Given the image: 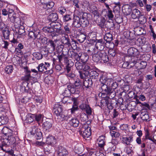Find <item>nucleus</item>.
Instances as JSON below:
<instances>
[{
	"mask_svg": "<svg viewBox=\"0 0 156 156\" xmlns=\"http://www.w3.org/2000/svg\"><path fill=\"white\" fill-rule=\"evenodd\" d=\"M104 100H105V102L107 105L108 108L109 109H112L113 106H112V104L111 102V100L110 99H109L108 97H106L104 99Z\"/></svg>",
	"mask_w": 156,
	"mask_h": 156,
	"instance_id": "a878e982",
	"label": "nucleus"
},
{
	"mask_svg": "<svg viewBox=\"0 0 156 156\" xmlns=\"http://www.w3.org/2000/svg\"><path fill=\"white\" fill-rule=\"evenodd\" d=\"M58 116V118H59L60 119L61 121L64 120H67L69 118V116H68L67 115H64L63 112L61 113L60 115H59Z\"/></svg>",
	"mask_w": 156,
	"mask_h": 156,
	"instance_id": "79ce46f5",
	"label": "nucleus"
},
{
	"mask_svg": "<svg viewBox=\"0 0 156 156\" xmlns=\"http://www.w3.org/2000/svg\"><path fill=\"white\" fill-rule=\"evenodd\" d=\"M61 41L62 43L64 44H68L69 42V39L68 35L62 36L61 38Z\"/></svg>",
	"mask_w": 156,
	"mask_h": 156,
	"instance_id": "4c0bfd02",
	"label": "nucleus"
},
{
	"mask_svg": "<svg viewBox=\"0 0 156 156\" xmlns=\"http://www.w3.org/2000/svg\"><path fill=\"white\" fill-rule=\"evenodd\" d=\"M99 73L96 71H91L90 72L89 76L91 79H97L98 77Z\"/></svg>",
	"mask_w": 156,
	"mask_h": 156,
	"instance_id": "b1692460",
	"label": "nucleus"
},
{
	"mask_svg": "<svg viewBox=\"0 0 156 156\" xmlns=\"http://www.w3.org/2000/svg\"><path fill=\"white\" fill-rule=\"evenodd\" d=\"M40 129L37 126H34L32 128V130L30 132L31 134L35 135L37 132L39 131Z\"/></svg>",
	"mask_w": 156,
	"mask_h": 156,
	"instance_id": "a18cd8bd",
	"label": "nucleus"
},
{
	"mask_svg": "<svg viewBox=\"0 0 156 156\" xmlns=\"http://www.w3.org/2000/svg\"><path fill=\"white\" fill-rule=\"evenodd\" d=\"M24 69L25 70L26 74L24 77L23 79L25 81V82H27L31 77L30 75L31 71L28 69V67L27 66L24 67Z\"/></svg>",
	"mask_w": 156,
	"mask_h": 156,
	"instance_id": "dca6fc26",
	"label": "nucleus"
},
{
	"mask_svg": "<svg viewBox=\"0 0 156 156\" xmlns=\"http://www.w3.org/2000/svg\"><path fill=\"white\" fill-rule=\"evenodd\" d=\"M113 81L112 78H107L105 76H102L101 77L100 80L101 83H105L110 88L111 86Z\"/></svg>",
	"mask_w": 156,
	"mask_h": 156,
	"instance_id": "20e7f679",
	"label": "nucleus"
},
{
	"mask_svg": "<svg viewBox=\"0 0 156 156\" xmlns=\"http://www.w3.org/2000/svg\"><path fill=\"white\" fill-rule=\"evenodd\" d=\"M8 122L7 117L4 115L0 116V125H2L7 124Z\"/></svg>",
	"mask_w": 156,
	"mask_h": 156,
	"instance_id": "393cba45",
	"label": "nucleus"
},
{
	"mask_svg": "<svg viewBox=\"0 0 156 156\" xmlns=\"http://www.w3.org/2000/svg\"><path fill=\"white\" fill-rule=\"evenodd\" d=\"M130 64H133V66H135V67L138 69H141L145 68L147 65V63L145 61H138V62L135 60L134 58H132L130 61Z\"/></svg>",
	"mask_w": 156,
	"mask_h": 156,
	"instance_id": "7ed1b4c3",
	"label": "nucleus"
},
{
	"mask_svg": "<svg viewBox=\"0 0 156 156\" xmlns=\"http://www.w3.org/2000/svg\"><path fill=\"white\" fill-rule=\"evenodd\" d=\"M104 41H106L107 42L110 43L113 40L112 34L110 32L106 33L104 37Z\"/></svg>",
	"mask_w": 156,
	"mask_h": 156,
	"instance_id": "4be33fe9",
	"label": "nucleus"
},
{
	"mask_svg": "<svg viewBox=\"0 0 156 156\" xmlns=\"http://www.w3.org/2000/svg\"><path fill=\"white\" fill-rule=\"evenodd\" d=\"M122 11L125 15H128L130 14L132 10L131 7L129 5H127L123 6Z\"/></svg>",
	"mask_w": 156,
	"mask_h": 156,
	"instance_id": "4468645a",
	"label": "nucleus"
},
{
	"mask_svg": "<svg viewBox=\"0 0 156 156\" xmlns=\"http://www.w3.org/2000/svg\"><path fill=\"white\" fill-rule=\"evenodd\" d=\"M58 58L60 63H61L62 61L65 63L68 60L67 58L62 53L61 55H58Z\"/></svg>",
	"mask_w": 156,
	"mask_h": 156,
	"instance_id": "cd10ccee",
	"label": "nucleus"
},
{
	"mask_svg": "<svg viewBox=\"0 0 156 156\" xmlns=\"http://www.w3.org/2000/svg\"><path fill=\"white\" fill-rule=\"evenodd\" d=\"M70 53L71 54V57L72 58H74L77 61L76 62L79 61L80 60V54L78 55L77 53L73 51H72V52L71 51H69L68 52V54L69 56L70 55Z\"/></svg>",
	"mask_w": 156,
	"mask_h": 156,
	"instance_id": "6ab92c4d",
	"label": "nucleus"
},
{
	"mask_svg": "<svg viewBox=\"0 0 156 156\" xmlns=\"http://www.w3.org/2000/svg\"><path fill=\"white\" fill-rule=\"evenodd\" d=\"M43 115L41 114H37L35 115V119L38 122V124H39V122H40V123L41 122L42 119L43 118Z\"/></svg>",
	"mask_w": 156,
	"mask_h": 156,
	"instance_id": "de8ad7c7",
	"label": "nucleus"
},
{
	"mask_svg": "<svg viewBox=\"0 0 156 156\" xmlns=\"http://www.w3.org/2000/svg\"><path fill=\"white\" fill-rule=\"evenodd\" d=\"M100 21L98 23V25L101 27V28H103L104 26V23L105 21V19L103 17L100 18Z\"/></svg>",
	"mask_w": 156,
	"mask_h": 156,
	"instance_id": "4d7b16f0",
	"label": "nucleus"
},
{
	"mask_svg": "<svg viewBox=\"0 0 156 156\" xmlns=\"http://www.w3.org/2000/svg\"><path fill=\"white\" fill-rule=\"evenodd\" d=\"M35 115L31 114H29L27 115L26 121L28 123H31L35 119Z\"/></svg>",
	"mask_w": 156,
	"mask_h": 156,
	"instance_id": "c85d7f7f",
	"label": "nucleus"
},
{
	"mask_svg": "<svg viewBox=\"0 0 156 156\" xmlns=\"http://www.w3.org/2000/svg\"><path fill=\"white\" fill-rule=\"evenodd\" d=\"M101 89L102 90V91L103 92L102 93H105V94L109 93V90H110L111 88L109 87L105 83H101L100 85Z\"/></svg>",
	"mask_w": 156,
	"mask_h": 156,
	"instance_id": "aec40b11",
	"label": "nucleus"
},
{
	"mask_svg": "<svg viewBox=\"0 0 156 156\" xmlns=\"http://www.w3.org/2000/svg\"><path fill=\"white\" fill-rule=\"evenodd\" d=\"M86 39V34H80L78 37L77 40L80 43H83Z\"/></svg>",
	"mask_w": 156,
	"mask_h": 156,
	"instance_id": "2f4dec72",
	"label": "nucleus"
},
{
	"mask_svg": "<svg viewBox=\"0 0 156 156\" xmlns=\"http://www.w3.org/2000/svg\"><path fill=\"white\" fill-rule=\"evenodd\" d=\"M103 54L102 56H101V62L106 63L109 61L108 56L106 55V53L104 51H102Z\"/></svg>",
	"mask_w": 156,
	"mask_h": 156,
	"instance_id": "bb28decb",
	"label": "nucleus"
},
{
	"mask_svg": "<svg viewBox=\"0 0 156 156\" xmlns=\"http://www.w3.org/2000/svg\"><path fill=\"white\" fill-rule=\"evenodd\" d=\"M57 153L58 156H68V152L67 151L61 146L58 147Z\"/></svg>",
	"mask_w": 156,
	"mask_h": 156,
	"instance_id": "423d86ee",
	"label": "nucleus"
},
{
	"mask_svg": "<svg viewBox=\"0 0 156 156\" xmlns=\"http://www.w3.org/2000/svg\"><path fill=\"white\" fill-rule=\"evenodd\" d=\"M63 20L64 21L67 22L72 20V17L70 15H66L63 17Z\"/></svg>",
	"mask_w": 156,
	"mask_h": 156,
	"instance_id": "69168bd1",
	"label": "nucleus"
},
{
	"mask_svg": "<svg viewBox=\"0 0 156 156\" xmlns=\"http://www.w3.org/2000/svg\"><path fill=\"white\" fill-rule=\"evenodd\" d=\"M10 32L9 30H4L2 31L3 36L5 39H8Z\"/></svg>",
	"mask_w": 156,
	"mask_h": 156,
	"instance_id": "58836bf2",
	"label": "nucleus"
},
{
	"mask_svg": "<svg viewBox=\"0 0 156 156\" xmlns=\"http://www.w3.org/2000/svg\"><path fill=\"white\" fill-rule=\"evenodd\" d=\"M81 83L80 80L79 79H77L75 81L74 86L76 88L78 89L80 87Z\"/></svg>",
	"mask_w": 156,
	"mask_h": 156,
	"instance_id": "13d9d810",
	"label": "nucleus"
},
{
	"mask_svg": "<svg viewBox=\"0 0 156 156\" xmlns=\"http://www.w3.org/2000/svg\"><path fill=\"white\" fill-rule=\"evenodd\" d=\"M34 56L37 60H40L43 58L42 55L40 53L35 52L33 53Z\"/></svg>",
	"mask_w": 156,
	"mask_h": 156,
	"instance_id": "603ef678",
	"label": "nucleus"
},
{
	"mask_svg": "<svg viewBox=\"0 0 156 156\" xmlns=\"http://www.w3.org/2000/svg\"><path fill=\"white\" fill-rule=\"evenodd\" d=\"M89 56L86 54H81L80 56V60L83 63H85L88 59Z\"/></svg>",
	"mask_w": 156,
	"mask_h": 156,
	"instance_id": "72a5a7b5",
	"label": "nucleus"
},
{
	"mask_svg": "<svg viewBox=\"0 0 156 156\" xmlns=\"http://www.w3.org/2000/svg\"><path fill=\"white\" fill-rule=\"evenodd\" d=\"M126 152L129 155L132 154L133 153V150L132 147L127 146L126 147Z\"/></svg>",
	"mask_w": 156,
	"mask_h": 156,
	"instance_id": "8fccbe9b",
	"label": "nucleus"
},
{
	"mask_svg": "<svg viewBox=\"0 0 156 156\" xmlns=\"http://www.w3.org/2000/svg\"><path fill=\"white\" fill-rule=\"evenodd\" d=\"M9 140L7 138H4L2 141V145H10Z\"/></svg>",
	"mask_w": 156,
	"mask_h": 156,
	"instance_id": "0e129e2a",
	"label": "nucleus"
},
{
	"mask_svg": "<svg viewBox=\"0 0 156 156\" xmlns=\"http://www.w3.org/2000/svg\"><path fill=\"white\" fill-rule=\"evenodd\" d=\"M131 17L133 19H138L142 16V13L137 9H134L132 12Z\"/></svg>",
	"mask_w": 156,
	"mask_h": 156,
	"instance_id": "9b49d317",
	"label": "nucleus"
},
{
	"mask_svg": "<svg viewBox=\"0 0 156 156\" xmlns=\"http://www.w3.org/2000/svg\"><path fill=\"white\" fill-rule=\"evenodd\" d=\"M133 135L130 136L128 137H124L122 138V142L126 145H130V143L133 141Z\"/></svg>",
	"mask_w": 156,
	"mask_h": 156,
	"instance_id": "6e6552de",
	"label": "nucleus"
},
{
	"mask_svg": "<svg viewBox=\"0 0 156 156\" xmlns=\"http://www.w3.org/2000/svg\"><path fill=\"white\" fill-rule=\"evenodd\" d=\"M14 23V27L15 29H25V27L24 26L20 24V23Z\"/></svg>",
	"mask_w": 156,
	"mask_h": 156,
	"instance_id": "bf43d9fd",
	"label": "nucleus"
},
{
	"mask_svg": "<svg viewBox=\"0 0 156 156\" xmlns=\"http://www.w3.org/2000/svg\"><path fill=\"white\" fill-rule=\"evenodd\" d=\"M141 118L142 119L146 121H148L149 120V116L147 112H142L140 114Z\"/></svg>",
	"mask_w": 156,
	"mask_h": 156,
	"instance_id": "5701e85b",
	"label": "nucleus"
},
{
	"mask_svg": "<svg viewBox=\"0 0 156 156\" xmlns=\"http://www.w3.org/2000/svg\"><path fill=\"white\" fill-rule=\"evenodd\" d=\"M38 70L40 72H43V71H47V70L48 69L47 67L44 66L43 63H41L37 67Z\"/></svg>",
	"mask_w": 156,
	"mask_h": 156,
	"instance_id": "473e14b6",
	"label": "nucleus"
},
{
	"mask_svg": "<svg viewBox=\"0 0 156 156\" xmlns=\"http://www.w3.org/2000/svg\"><path fill=\"white\" fill-rule=\"evenodd\" d=\"M102 51H98L97 53L93 55L92 56L93 60L96 62H98L100 60H101V56H102Z\"/></svg>",
	"mask_w": 156,
	"mask_h": 156,
	"instance_id": "9d476101",
	"label": "nucleus"
},
{
	"mask_svg": "<svg viewBox=\"0 0 156 156\" xmlns=\"http://www.w3.org/2000/svg\"><path fill=\"white\" fill-rule=\"evenodd\" d=\"M110 133L112 137H114L115 138L118 137L120 135L119 132L115 131L110 132Z\"/></svg>",
	"mask_w": 156,
	"mask_h": 156,
	"instance_id": "052dcab7",
	"label": "nucleus"
},
{
	"mask_svg": "<svg viewBox=\"0 0 156 156\" xmlns=\"http://www.w3.org/2000/svg\"><path fill=\"white\" fill-rule=\"evenodd\" d=\"M133 64H130V62L129 63L128 62H125L122 65V67L124 68L129 69L132 66Z\"/></svg>",
	"mask_w": 156,
	"mask_h": 156,
	"instance_id": "6e6d98bb",
	"label": "nucleus"
},
{
	"mask_svg": "<svg viewBox=\"0 0 156 156\" xmlns=\"http://www.w3.org/2000/svg\"><path fill=\"white\" fill-rule=\"evenodd\" d=\"M28 83L26 82H23L22 83V86L24 87V90L25 92H28L29 89V87L27 86Z\"/></svg>",
	"mask_w": 156,
	"mask_h": 156,
	"instance_id": "09e8293b",
	"label": "nucleus"
},
{
	"mask_svg": "<svg viewBox=\"0 0 156 156\" xmlns=\"http://www.w3.org/2000/svg\"><path fill=\"white\" fill-rule=\"evenodd\" d=\"M5 70L7 74L11 73L13 70V66L12 65H8L6 67Z\"/></svg>",
	"mask_w": 156,
	"mask_h": 156,
	"instance_id": "ea45409f",
	"label": "nucleus"
},
{
	"mask_svg": "<svg viewBox=\"0 0 156 156\" xmlns=\"http://www.w3.org/2000/svg\"><path fill=\"white\" fill-rule=\"evenodd\" d=\"M54 5V3L52 2H49L44 5V7L47 9L52 8Z\"/></svg>",
	"mask_w": 156,
	"mask_h": 156,
	"instance_id": "c03bdc74",
	"label": "nucleus"
},
{
	"mask_svg": "<svg viewBox=\"0 0 156 156\" xmlns=\"http://www.w3.org/2000/svg\"><path fill=\"white\" fill-rule=\"evenodd\" d=\"M98 145L99 147L103 148L105 145V137L104 136H101L98 139Z\"/></svg>",
	"mask_w": 156,
	"mask_h": 156,
	"instance_id": "2eb2a0df",
	"label": "nucleus"
},
{
	"mask_svg": "<svg viewBox=\"0 0 156 156\" xmlns=\"http://www.w3.org/2000/svg\"><path fill=\"white\" fill-rule=\"evenodd\" d=\"M109 93L106 94L108 95V97H107L109 99H111L113 98L116 95V92L114 90H113L111 88L110 90H109Z\"/></svg>",
	"mask_w": 156,
	"mask_h": 156,
	"instance_id": "7c9ffc66",
	"label": "nucleus"
},
{
	"mask_svg": "<svg viewBox=\"0 0 156 156\" xmlns=\"http://www.w3.org/2000/svg\"><path fill=\"white\" fill-rule=\"evenodd\" d=\"M47 141L48 144H52L55 142V140L54 136H50L48 137Z\"/></svg>",
	"mask_w": 156,
	"mask_h": 156,
	"instance_id": "a19ab883",
	"label": "nucleus"
},
{
	"mask_svg": "<svg viewBox=\"0 0 156 156\" xmlns=\"http://www.w3.org/2000/svg\"><path fill=\"white\" fill-rule=\"evenodd\" d=\"M91 128L88 127L87 124H84L80 130V133L83 138H88L91 135Z\"/></svg>",
	"mask_w": 156,
	"mask_h": 156,
	"instance_id": "f03ea898",
	"label": "nucleus"
},
{
	"mask_svg": "<svg viewBox=\"0 0 156 156\" xmlns=\"http://www.w3.org/2000/svg\"><path fill=\"white\" fill-rule=\"evenodd\" d=\"M58 12L62 15L66 14V9L63 7H59L58 9Z\"/></svg>",
	"mask_w": 156,
	"mask_h": 156,
	"instance_id": "5fc2aeb1",
	"label": "nucleus"
},
{
	"mask_svg": "<svg viewBox=\"0 0 156 156\" xmlns=\"http://www.w3.org/2000/svg\"><path fill=\"white\" fill-rule=\"evenodd\" d=\"M70 124L74 127H77L79 123V121L77 118L72 119L70 122Z\"/></svg>",
	"mask_w": 156,
	"mask_h": 156,
	"instance_id": "c756f323",
	"label": "nucleus"
},
{
	"mask_svg": "<svg viewBox=\"0 0 156 156\" xmlns=\"http://www.w3.org/2000/svg\"><path fill=\"white\" fill-rule=\"evenodd\" d=\"M83 66V69L84 72H90V71L92 69L90 65L84 64Z\"/></svg>",
	"mask_w": 156,
	"mask_h": 156,
	"instance_id": "37998d69",
	"label": "nucleus"
},
{
	"mask_svg": "<svg viewBox=\"0 0 156 156\" xmlns=\"http://www.w3.org/2000/svg\"><path fill=\"white\" fill-rule=\"evenodd\" d=\"M35 135L36 138L37 140L40 139L42 137V134L40 130L37 132Z\"/></svg>",
	"mask_w": 156,
	"mask_h": 156,
	"instance_id": "774afa93",
	"label": "nucleus"
},
{
	"mask_svg": "<svg viewBox=\"0 0 156 156\" xmlns=\"http://www.w3.org/2000/svg\"><path fill=\"white\" fill-rule=\"evenodd\" d=\"M90 14L86 12H82L77 16L74 15L73 26L76 28H78L81 26L85 27L89 24L88 20V15Z\"/></svg>",
	"mask_w": 156,
	"mask_h": 156,
	"instance_id": "f257e3e1",
	"label": "nucleus"
},
{
	"mask_svg": "<svg viewBox=\"0 0 156 156\" xmlns=\"http://www.w3.org/2000/svg\"><path fill=\"white\" fill-rule=\"evenodd\" d=\"M8 139L9 140L10 145L13 144L16 141V138L13 135H11V134L8 136Z\"/></svg>",
	"mask_w": 156,
	"mask_h": 156,
	"instance_id": "e433bc0d",
	"label": "nucleus"
},
{
	"mask_svg": "<svg viewBox=\"0 0 156 156\" xmlns=\"http://www.w3.org/2000/svg\"><path fill=\"white\" fill-rule=\"evenodd\" d=\"M128 53L130 56H134L138 54V51L135 48H131L128 50Z\"/></svg>",
	"mask_w": 156,
	"mask_h": 156,
	"instance_id": "f3484780",
	"label": "nucleus"
},
{
	"mask_svg": "<svg viewBox=\"0 0 156 156\" xmlns=\"http://www.w3.org/2000/svg\"><path fill=\"white\" fill-rule=\"evenodd\" d=\"M138 19H139V21L141 24L145 23L147 21L146 18L143 14H142V16H140Z\"/></svg>",
	"mask_w": 156,
	"mask_h": 156,
	"instance_id": "864d4df0",
	"label": "nucleus"
},
{
	"mask_svg": "<svg viewBox=\"0 0 156 156\" xmlns=\"http://www.w3.org/2000/svg\"><path fill=\"white\" fill-rule=\"evenodd\" d=\"M83 64L80 62L79 61L75 63V66L77 70H80L83 69Z\"/></svg>",
	"mask_w": 156,
	"mask_h": 156,
	"instance_id": "c9c22d12",
	"label": "nucleus"
},
{
	"mask_svg": "<svg viewBox=\"0 0 156 156\" xmlns=\"http://www.w3.org/2000/svg\"><path fill=\"white\" fill-rule=\"evenodd\" d=\"M88 36L89 39H92L91 38H93L94 39L96 38V34L95 32H90L88 34Z\"/></svg>",
	"mask_w": 156,
	"mask_h": 156,
	"instance_id": "338daca9",
	"label": "nucleus"
},
{
	"mask_svg": "<svg viewBox=\"0 0 156 156\" xmlns=\"http://www.w3.org/2000/svg\"><path fill=\"white\" fill-rule=\"evenodd\" d=\"M10 20H12V21H13L14 23H20V19L19 17H15L14 16H12V17L10 18Z\"/></svg>",
	"mask_w": 156,
	"mask_h": 156,
	"instance_id": "3c124183",
	"label": "nucleus"
},
{
	"mask_svg": "<svg viewBox=\"0 0 156 156\" xmlns=\"http://www.w3.org/2000/svg\"><path fill=\"white\" fill-rule=\"evenodd\" d=\"M66 67L72 68L74 65V63L71 60H68L66 62Z\"/></svg>",
	"mask_w": 156,
	"mask_h": 156,
	"instance_id": "e2e57ef3",
	"label": "nucleus"
},
{
	"mask_svg": "<svg viewBox=\"0 0 156 156\" xmlns=\"http://www.w3.org/2000/svg\"><path fill=\"white\" fill-rule=\"evenodd\" d=\"M1 26H2V29H9L12 28L11 26H10V24H9L6 25L4 23H2L1 24Z\"/></svg>",
	"mask_w": 156,
	"mask_h": 156,
	"instance_id": "680f3d73",
	"label": "nucleus"
},
{
	"mask_svg": "<svg viewBox=\"0 0 156 156\" xmlns=\"http://www.w3.org/2000/svg\"><path fill=\"white\" fill-rule=\"evenodd\" d=\"M105 41L102 39H99L97 41L95 44V47L97 49L102 51L105 47Z\"/></svg>",
	"mask_w": 156,
	"mask_h": 156,
	"instance_id": "39448f33",
	"label": "nucleus"
},
{
	"mask_svg": "<svg viewBox=\"0 0 156 156\" xmlns=\"http://www.w3.org/2000/svg\"><path fill=\"white\" fill-rule=\"evenodd\" d=\"M66 91L68 92L67 94L70 95L71 93L74 94L76 93V88L74 86L69 84L67 86V88L65 91V93L66 94Z\"/></svg>",
	"mask_w": 156,
	"mask_h": 156,
	"instance_id": "ddd939ff",
	"label": "nucleus"
},
{
	"mask_svg": "<svg viewBox=\"0 0 156 156\" xmlns=\"http://www.w3.org/2000/svg\"><path fill=\"white\" fill-rule=\"evenodd\" d=\"M57 40H55L53 41L51 40H49L48 42L47 45L49 47V48L51 51H54L56 46Z\"/></svg>",
	"mask_w": 156,
	"mask_h": 156,
	"instance_id": "1a4fd4ad",
	"label": "nucleus"
},
{
	"mask_svg": "<svg viewBox=\"0 0 156 156\" xmlns=\"http://www.w3.org/2000/svg\"><path fill=\"white\" fill-rule=\"evenodd\" d=\"M93 84V81L91 79L87 78H85L83 81L84 86L87 88L91 87Z\"/></svg>",
	"mask_w": 156,
	"mask_h": 156,
	"instance_id": "a211bd4d",
	"label": "nucleus"
},
{
	"mask_svg": "<svg viewBox=\"0 0 156 156\" xmlns=\"http://www.w3.org/2000/svg\"><path fill=\"white\" fill-rule=\"evenodd\" d=\"M11 130L6 127H4L2 130V132L5 136H9Z\"/></svg>",
	"mask_w": 156,
	"mask_h": 156,
	"instance_id": "f704fd0d",
	"label": "nucleus"
},
{
	"mask_svg": "<svg viewBox=\"0 0 156 156\" xmlns=\"http://www.w3.org/2000/svg\"><path fill=\"white\" fill-rule=\"evenodd\" d=\"M58 15L56 13H52L50 14L48 17V20L51 22H54L57 20Z\"/></svg>",
	"mask_w": 156,
	"mask_h": 156,
	"instance_id": "412c9836",
	"label": "nucleus"
},
{
	"mask_svg": "<svg viewBox=\"0 0 156 156\" xmlns=\"http://www.w3.org/2000/svg\"><path fill=\"white\" fill-rule=\"evenodd\" d=\"M52 122L50 120L44 122L43 124V128L44 131H49V130L52 127Z\"/></svg>",
	"mask_w": 156,
	"mask_h": 156,
	"instance_id": "f8f14e48",
	"label": "nucleus"
},
{
	"mask_svg": "<svg viewBox=\"0 0 156 156\" xmlns=\"http://www.w3.org/2000/svg\"><path fill=\"white\" fill-rule=\"evenodd\" d=\"M53 110L54 113L57 116L60 115L63 112V109L62 106L58 103L55 104L53 108Z\"/></svg>",
	"mask_w": 156,
	"mask_h": 156,
	"instance_id": "0eeeda50",
	"label": "nucleus"
},
{
	"mask_svg": "<svg viewBox=\"0 0 156 156\" xmlns=\"http://www.w3.org/2000/svg\"><path fill=\"white\" fill-rule=\"evenodd\" d=\"M136 43L138 44L139 46H143L145 43L144 39L142 38H138L136 41Z\"/></svg>",
	"mask_w": 156,
	"mask_h": 156,
	"instance_id": "49530a36",
	"label": "nucleus"
}]
</instances>
